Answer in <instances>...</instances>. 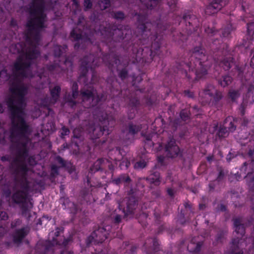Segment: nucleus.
<instances>
[{"label": "nucleus", "mask_w": 254, "mask_h": 254, "mask_svg": "<svg viewBox=\"0 0 254 254\" xmlns=\"http://www.w3.org/2000/svg\"><path fill=\"white\" fill-rule=\"evenodd\" d=\"M219 209L222 211H224L226 209L225 206L224 205L220 204Z\"/></svg>", "instance_id": "obj_63"}, {"label": "nucleus", "mask_w": 254, "mask_h": 254, "mask_svg": "<svg viewBox=\"0 0 254 254\" xmlns=\"http://www.w3.org/2000/svg\"><path fill=\"white\" fill-rule=\"evenodd\" d=\"M236 156V155L235 154H233L232 152H229V153L227 155L226 159L227 161L229 162L233 158Z\"/></svg>", "instance_id": "obj_52"}, {"label": "nucleus", "mask_w": 254, "mask_h": 254, "mask_svg": "<svg viewBox=\"0 0 254 254\" xmlns=\"http://www.w3.org/2000/svg\"><path fill=\"white\" fill-rule=\"evenodd\" d=\"M229 131H228V130L224 127V126L223 125L220 126L217 132V134L220 137H226L229 135Z\"/></svg>", "instance_id": "obj_35"}, {"label": "nucleus", "mask_w": 254, "mask_h": 254, "mask_svg": "<svg viewBox=\"0 0 254 254\" xmlns=\"http://www.w3.org/2000/svg\"><path fill=\"white\" fill-rule=\"evenodd\" d=\"M180 117L181 119L184 121H187L190 119V111L187 109H184L182 110L180 113Z\"/></svg>", "instance_id": "obj_38"}, {"label": "nucleus", "mask_w": 254, "mask_h": 254, "mask_svg": "<svg viewBox=\"0 0 254 254\" xmlns=\"http://www.w3.org/2000/svg\"><path fill=\"white\" fill-rule=\"evenodd\" d=\"M146 180L151 184L155 186H158L161 182L160 173L157 171H153L150 175L146 178Z\"/></svg>", "instance_id": "obj_27"}, {"label": "nucleus", "mask_w": 254, "mask_h": 254, "mask_svg": "<svg viewBox=\"0 0 254 254\" xmlns=\"http://www.w3.org/2000/svg\"><path fill=\"white\" fill-rule=\"evenodd\" d=\"M184 93L185 96H188V97L191 98L193 97L192 93L190 92L188 90L185 91Z\"/></svg>", "instance_id": "obj_59"}, {"label": "nucleus", "mask_w": 254, "mask_h": 254, "mask_svg": "<svg viewBox=\"0 0 254 254\" xmlns=\"http://www.w3.org/2000/svg\"><path fill=\"white\" fill-rule=\"evenodd\" d=\"M252 58L251 61V66L254 68V51L252 52Z\"/></svg>", "instance_id": "obj_58"}, {"label": "nucleus", "mask_w": 254, "mask_h": 254, "mask_svg": "<svg viewBox=\"0 0 254 254\" xmlns=\"http://www.w3.org/2000/svg\"><path fill=\"white\" fill-rule=\"evenodd\" d=\"M56 161L59 164L61 165V166L62 167H66L68 164V163L66 162L61 157L59 156H58L56 157Z\"/></svg>", "instance_id": "obj_45"}, {"label": "nucleus", "mask_w": 254, "mask_h": 254, "mask_svg": "<svg viewBox=\"0 0 254 254\" xmlns=\"http://www.w3.org/2000/svg\"><path fill=\"white\" fill-rule=\"evenodd\" d=\"M21 224V221L19 219L15 220V221L11 222L10 226L11 228L14 229L19 226Z\"/></svg>", "instance_id": "obj_50"}, {"label": "nucleus", "mask_w": 254, "mask_h": 254, "mask_svg": "<svg viewBox=\"0 0 254 254\" xmlns=\"http://www.w3.org/2000/svg\"><path fill=\"white\" fill-rule=\"evenodd\" d=\"M8 218V215L5 212L1 211V221L5 220Z\"/></svg>", "instance_id": "obj_55"}, {"label": "nucleus", "mask_w": 254, "mask_h": 254, "mask_svg": "<svg viewBox=\"0 0 254 254\" xmlns=\"http://www.w3.org/2000/svg\"><path fill=\"white\" fill-rule=\"evenodd\" d=\"M61 91L60 86L57 85L50 89L51 97H46L42 101V103L44 106L48 107L54 104L59 100Z\"/></svg>", "instance_id": "obj_16"}, {"label": "nucleus", "mask_w": 254, "mask_h": 254, "mask_svg": "<svg viewBox=\"0 0 254 254\" xmlns=\"http://www.w3.org/2000/svg\"><path fill=\"white\" fill-rule=\"evenodd\" d=\"M205 54V50L201 46L195 47L191 54L189 62H183L177 65L178 70L187 67L190 70H194L196 79L204 78L207 74L210 63Z\"/></svg>", "instance_id": "obj_4"}, {"label": "nucleus", "mask_w": 254, "mask_h": 254, "mask_svg": "<svg viewBox=\"0 0 254 254\" xmlns=\"http://www.w3.org/2000/svg\"><path fill=\"white\" fill-rule=\"evenodd\" d=\"M67 46L64 45L63 46L56 45L54 47V53L56 57H59L65 51Z\"/></svg>", "instance_id": "obj_29"}, {"label": "nucleus", "mask_w": 254, "mask_h": 254, "mask_svg": "<svg viewBox=\"0 0 254 254\" xmlns=\"http://www.w3.org/2000/svg\"><path fill=\"white\" fill-rule=\"evenodd\" d=\"M113 151L115 152V153L116 155L119 156V157H115L114 158L116 161H119L121 159L122 160V162L120 164L121 169H127L130 165V162L127 159L123 158V156L124 155V152H123L120 147H117L115 150H113Z\"/></svg>", "instance_id": "obj_21"}, {"label": "nucleus", "mask_w": 254, "mask_h": 254, "mask_svg": "<svg viewBox=\"0 0 254 254\" xmlns=\"http://www.w3.org/2000/svg\"><path fill=\"white\" fill-rule=\"evenodd\" d=\"M224 176V173L222 171L219 172L218 176L217 177V180L219 181L221 180Z\"/></svg>", "instance_id": "obj_56"}, {"label": "nucleus", "mask_w": 254, "mask_h": 254, "mask_svg": "<svg viewBox=\"0 0 254 254\" xmlns=\"http://www.w3.org/2000/svg\"><path fill=\"white\" fill-rule=\"evenodd\" d=\"M167 193L171 197H173L174 191L172 189H170V188L168 189Z\"/></svg>", "instance_id": "obj_60"}, {"label": "nucleus", "mask_w": 254, "mask_h": 254, "mask_svg": "<svg viewBox=\"0 0 254 254\" xmlns=\"http://www.w3.org/2000/svg\"><path fill=\"white\" fill-rule=\"evenodd\" d=\"M102 55V53L100 52L96 56L87 55L81 60L78 82L80 83H83L84 85L79 93L77 83L73 82L71 86L72 94H68L64 97L65 102L71 108H73L79 102L76 101L77 98L83 103L85 108H93V116L100 122L94 124L89 128V133H92L95 138H99L104 134H109L111 128L115 125V118L108 114L106 106L103 104L107 96L105 93L98 94L92 85L98 80L97 74L94 68L99 65V57Z\"/></svg>", "instance_id": "obj_1"}, {"label": "nucleus", "mask_w": 254, "mask_h": 254, "mask_svg": "<svg viewBox=\"0 0 254 254\" xmlns=\"http://www.w3.org/2000/svg\"><path fill=\"white\" fill-rule=\"evenodd\" d=\"M107 82L110 85V88L113 89L117 81L115 79L114 77H110L107 79Z\"/></svg>", "instance_id": "obj_48"}, {"label": "nucleus", "mask_w": 254, "mask_h": 254, "mask_svg": "<svg viewBox=\"0 0 254 254\" xmlns=\"http://www.w3.org/2000/svg\"><path fill=\"white\" fill-rule=\"evenodd\" d=\"M136 249V247L135 246H131L130 248L129 251L130 253L131 254H134Z\"/></svg>", "instance_id": "obj_61"}, {"label": "nucleus", "mask_w": 254, "mask_h": 254, "mask_svg": "<svg viewBox=\"0 0 254 254\" xmlns=\"http://www.w3.org/2000/svg\"><path fill=\"white\" fill-rule=\"evenodd\" d=\"M141 134L145 138V143L146 145H148L149 146L153 145V143L151 140L153 133L144 134L142 132Z\"/></svg>", "instance_id": "obj_33"}, {"label": "nucleus", "mask_w": 254, "mask_h": 254, "mask_svg": "<svg viewBox=\"0 0 254 254\" xmlns=\"http://www.w3.org/2000/svg\"><path fill=\"white\" fill-rule=\"evenodd\" d=\"M102 61L113 71L116 68L118 75L122 80L128 77V63H121L119 57L113 54L103 55Z\"/></svg>", "instance_id": "obj_7"}, {"label": "nucleus", "mask_w": 254, "mask_h": 254, "mask_svg": "<svg viewBox=\"0 0 254 254\" xmlns=\"http://www.w3.org/2000/svg\"><path fill=\"white\" fill-rule=\"evenodd\" d=\"M142 126L139 124L130 122L124 130L126 134L125 139L131 142L134 138V135L137 134L141 129Z\"/></svg>", "instance_id": "obj_15"}, {"label": "nucleus", "mask_w": 254, "mask_h": 254, "mask_svg": "<svg viewBox=\"0 0 254 254\" xmlns=\"http://www.w3.org/2000/svg\"><path fill=\"white\" fill-rule=\"evenodd\" d=\"M111 182L117 186L124 184L125 186H129L131 182V179L127 174H123L117 178L112 179Z\"/></svg>", "instance_id": "obj_23"}, {"label": "nucleus", "mask_w": 254, "mask_h": 254, "mask_svg": "<svg viewBox=\"0 0 254 254\" xmlns=\"http://www.w3.org/2000/svg\"><path fill=\"white\" fill-rule=\"evenodd\" d=\"M247 154L251 158V161L245 162L240 168V173H235L234 176L235 179L239 181L241 178L242 174H245L244 179L249 191L254 196V146L249 148Z\"/></svg>", "instance_id": "obj_5"}, {"label": "nucleus", "mask_w": 254, "mask_h": 254, "mask_svg": "<svg viewBox=\"0 0 254 254\" xmlns=\"http://www.w3.org/2000/svg\"><path fill=\"white\" fill-rule=\"evenodd\" d=\"M137 31L140 34L138 40L139 41V50L136 53V61L152 60L155 55H159V50L162 39V35L158 34L160 27L158 23L157 26L147 21L145 15L138 14Z\"/></svg>", "instance_id": "obj_3"}, {"label": "nucleus", "mask_w": 254, "mask_h": 254, "mask_svg": "<svg viewBox=\"0 0 254 254\" xmlns=\"http://www.w3.org/2000/svg\"><path fill=\"white\" fill-rule=\"evenodd\" d=\"M59 174V167L56 165H52L51 170V178H54Z\"/></svg>", "instance_id": "obj_42"}, {"label": "nucleus", "mask_w": 254, "mask_h": 254, "mask_svg": "<svg viewBox=\"0 0 254 254\" xmlns=\"http://www.w3.org/2000/svg\"><path fill=\"white\" fill-rule=\"evenodd\" d=\"M235 68L238 72V76L242 80H245L247 81L249 87L246 96L250 97L252 95L254 90V71L251 75L249 73L245 74L244 73L246 70V66H243L240 65H235Z\"/></svg>", "instance_id": "obj_11"}, {"label": "nucleus", "mask_w": 254, "mask_h": 254, "mask_svg": "<svg viewBox=\"0 0 254 254\" xmlns=\"http://www.w3.org/2000/svg\"><path fill=\"white\" fill-rule=\"evenodd\" d=\"M185 207L186 209L190 210V212H193L191 210V207L190 204L188 202H186L184 204Z\"/></svg>", "instance_id": "obj_57"}, {"label": "nucleus", "mask_w": 254, "mask_h": 254, "mask_svg": "<svg viewBox=\"0 0 254 254\" xmlns=\"http://www.w3.org/2000/svg\"><path fill=\"white\" fill-rule=\"evenodd\" d=\"M232 81V78L229 75H225L219 80V83L222 87H225L229 85Z\"/></svg>", "instance_id": "obj_31"}, {"label": "nucleus", "mask_w": 254, "mask_h": 254, "mask_svg": "<svg viewBox=\"0 0 254 254\" xmlns=\"http://www.w3.org/2000/svg\"><path fill=\"white\" fill-rule=\"evenodd\" d=\"M111 16L117 20H122L125 17V14L120 11L112 12Z\"/></svg>", "instance_id": "obj_36"}, {"label": "nucleus", "mask_w": 254, "mask_h": 254, "mask_svg": "<svg viewBox=\"0 0 254 254\" xmlns=\"http://www.w3.org/2000/svg\"><path fill=\"white\" fill-rule=\"evenodd\" d=\"M183 19L186 22L188 21L189 24L190 25L193 24V21L196 20V17L195 15L191 14L190 12H188L184 14Z\"/></svg>", "instance_id": "obj_32"}, {"label": "nucleus", "mask_w": 254, "mask_h": 254, "mask_svg": "<svg viewBox=\"0 0 254 254\" xmlns=\"http://www.w3.org/2000/svg\"><path fill=\"white\" fill-rule=\"evenodd\" d=\"M225 233H226V232L223 230L220 231L218 233V234L216 237L215 242H214V243H218L221 242L224 238Z\"/></svg>", "instance_id": "obj_41"}, {"label": "nucleus", "mask_w": 254, "mask_h": 254, "mask_svg": "<svg viewBox=\"0 0 254 254\" xmlns=\"http://www.w3.org/2000/svg\"><path fill=\"white\" fill-rule=\"evenodd\" d=\"M240 95L238 90L231 89L229 92V96L233 101H235Z\"/></svg>", "instance_id": "obj_37"}, {"label": "nucleus", "mask_w": 254, "mask_h": 254, "mask_svg": "<svg viewBox=\"0 0 254 254\" xmlns=\"http://www.w3.org/2000/svg\"><path fill=\"white\" fill-rule=\"evenodd\" d=\"M240 120L237 118H233L232 117H229L227 118L223 123L224 127H225L228 131L229 132H233L236 129L237 126L238 122H240Z\"/></svg>", "instance_id": "obj_22"}, {"label": "nucleus", "mask_w": 254, "mask_h": 254, "mask_svg": "<svg viewBox=\"0 0 254 254\" xmlns=\"http://www.w3.org/2000/svg\"><path fill=\"white\" fill-rule=\"evenodd\" d=\"M69 210L71 213H76L78 210H79V208L78 206L75 204L74 202H73V205H68V207L66 208Z\"/></svg>", "instance_id": "obj_43"}, {"label": "nucleus", "mask_w": 254, "mask_h": 254, "mask_svg": "<svg viewBox=\"0 0 254 254\" xmlns=\"http://www.w3.org/2000/svg\"><path fill=\"white\" fill-rule=\"evenodd\" d=\"M158 1L159 0H140V1L148 9L154 8L158 4Z\"/></svg>", "instance_id": "obj_30"}, {"label": "nucleus", "mask_w": 254, "mask_h": 254, "mask_svg": "<svg viewBox=\"0 0 254 254\" xmlns=\"http://www.w3.org/2000/svg\"><path fill=\"white\" fill-rule=\"evenodd\" d=\"M146 166V163L144 161H139L135 163L134 167L136 169H143Z\"/></svg>", "instance_id": "obj_47"}, {"label": "nucleus", "mask_w": 254, "mask_h": 254, "mask_svg": "<svg viewBox=\"0 0 254 254\" xmlns=\"http://www.w3.org/2000/svg\"><path fill=\"white\" fill-rule=\"evenodd\" d=\"M16 25V21H15L14 19H11V25L13 27L15 26Z\"/></svg>", "instance_id": "obj_64"}, {"label": "nucleus", "mask_w": 254, "mask_h": 254, "mask_svg": "<svg viewBox=\"0 0 254 254\" xmlns=\"http://www.w3.org/2000/svg\"><path fill=\"white\" fill-rule=\"evenodd\" d=\"M250 0H242V8L243 10H246V9L248 8L247 7V2Z\"/></svg>", "instance_id": "obj_53"}, {"label": "nucleus", "mask_w": 254, "mask_h": 254, "mask_svg": "<svg viewBox=\"0 0 254 254\" xmlns=\"http://www.w3.org/2000/svg\"><path fill=\"white\" fill-rule=\"evenodd\" d=\"M108 167L110 171H113L114 167L110 163L108 159H99L97 160L90 168L88 176L90 174H92L97 171H103Z\"/></svg>", "instance_id": "obj_14"}, {"label": "nucleus", "mask_w": 254, "mask_h": 254, "mask_svg": "<svg viewBox=\"0 0 254 254\" xmlns=\"http://www.w3.org/2000/svg\"><path fill=\"white\" fill-rule=\"evenodd\" d=\"M92 0H84V7L85 10H87L91 9L92 7Z\"/></svg>", "instance_id": "obj_46"}, {"label": "nucleus", "mask_w": 254, "mask_h": 254, "mask_svg": "<svg viewBox=\"0 0 254 254\" xmlns=\"http://www.w3.org/2000/svg\"><path fill=\"white\" fill-rule=\"evenodd\" d=\"M55 245L51 241L39 242L36 247V252L39 254H45L52 249Z\"/></svg>", "instance_id": "obj_20"}, {"label": "nucleus", "mask_w": 254, "mask_h": 254, "mask_svg": "<svg viewBox=\"0 0 254 254\" xmlns=\"http://www.w3.org/2000/svg\"><path fill=\"white\" fill-rule=\"evenodd\" d=\"M92 21L86 22L82 16H80L76 27L73 29L70 33L71 40L74 41L75 49H84L86 46L93 43L92 37L95 35L102 37L103 41L109 46L114 45V43L123 41V48L129 54L131 53L133 61H136V53L139 50V44L133 43L130 41L132 38V31L128 25L120 26L116 28L113 26L111 28L106 27L101 24L100 21L95 18Z\"/></svg>", "instance_id": "obj_2"}, {"label": "nucleus", "mask_w": 254, "mask_h": 254, "mask_svg": "<svg viewBox=\"0 0 254 254\" xmlns=\"http://www.w3.org/2000/svg\"><path fill=\"white\" fill-rule=\"evenodd\" d=\"M223 54H225V57L223 60H221L220 63V66H222L225 70H229L234 64V62L233 58L231 57L232 55L229 54L227 50L222 52Z\"/></svg>", "instance_id": "obj_19"}, {"label": "nucleus", "mask_w": 254, "mask_h": 254, "mask_svg": "<svg viewBox=\"0 0 254 254\" xmlns=\"http://www.w3.org/2000/svg\"><path fill=\"white\" fill-rule=\"evenodd\" d=\"M146 254H150L152 251L156 252L159 249V242L155 238L147 239L143 245Z\"/></svg>", "instance_id": "obj_18"}, {"label": "nucleus", "mask_w": 254, "mask_h": 254, "mask_svg": "<svg viewBox=\"0 0 254 254\" xmlns=\"http://www.w3.org/2000/svg\"><path fill=\"white\" fill-rule=\"evenodd\" d=\"M124 201L126 204V209L123 208L124 205L123 202H119L118 209L115 210L111 214V218L116 223H120L123 216L124 217L132 216L137 207L138 199L133 192L129 193L128 196L126 198Z\"/></svg>", "instance_id": "obj_6"}, {"label": "nucleus", "mask_w": 254, "mask_h": 254, "mask_svg": "<svg viewBox=\"0 0 254 254\" xmlns=\"http://www.w3.org/2000/svg\"><path fill=\"white\" fill-rule=\"evenodd\" d=\"M110 6V0H100L98 1V6L101 10L107 8Z\"/></svg>", "instance_id": "obj_34"}, {"label": "nucleus", "mask_w": 254, "mask_h": 254, "mask_svg": "<svg viewBox=\"0 0 254 254\" xmlns=\"http://www.w3.org/2000/svg\"><path fill=\"white\" fill-rule=\"evenodd\" d=\"M73 138L72 139V141L73 143L75 144L76 146L78 145V141H75V139H79V142L81 141L82 140V137L81 135V130L80 128H76L73 130Z\"/></svg>", "instance_id": "obj_28"}, {"label": "nucleus", "mask_w": 254, "mask_h": 254, "mask_svg": "<svg viewBox=\"0 0 254 254\" xmlns=\"http://www.w3.org/2000/svg\"><path fill=\"white\" fill-rule=\"evenodd\" d=\"M61 137L64 138L65 136L68 135L70 132L69 129L65 126H63L60 131Z\"/></svg>", "instance_id": "obj_44"}, {"label": "nucleus", "mask_w": 254, "mask_h": 254, "mask_svg": "<svg viewBox=\"0 0 254 254\" xmlns=\"http://www.w3.org/2000/svg\"><path fill=\"white\" fill-rule=\"evenodd\" d=\"M129 100L128 106L131 108L129 112L128 113V117L129 119H132L135 116V112L136 111V107L139 104L138 100L135 97H128Z\"/></svg>", "instance_id": "obj_25"}, {"label": "nucleus", "mask_w": 254, "mask_h": 254, "mask_svg": "<svg viewBox=\"0 0 254 254\" xmlns=\"http://www.w3.org/2000/svg\"><path fill=\"white\" fill-rule=\"evenodd\" d=\"M204 31L207 34H213V35L215 34V32L212 28L209 27L205 28Z\"/></svg>", "instance_id": "obj_54"}, {"label": "nucleus", "mask_w": 254, "mask_h": 254, "mask_svg": "<svg viewBox=\"0 0 254 254\" xmlns=\"http://www.w3.org/2000/svg\"><path fill=\"white\" fill-rule=\"evenodd\" d=\"M202 245L201 242H197L195 238H193L188 245V250L190 252L196 253L199 251Z\"/></svg>", "instance_id": "obj_26"}, {"label": "nucleus", "mask_w": 254, "mask_h": 254, "mask_svg": "<svg viewBox=\"0 0 254 254\" xmlns=\"http://www.w3.org/2000/svg\"><path fill=\"white\" fill-rule=\"evenodd\" d=\"M158 159L159 162L162 163L164 161V157L163 156H158Z\"/></svg>", "instance_id": "obj_62"}, {"label": "nucleus", "mask_w": 254, "mask_h": 254, "mask_svg": "<svg viewBox=\"0 0 254 254\" xmlns=\"http://www.w3.org/2000/svg\"><path fill=\"white\" fill-rule=\"evenodd\" d=\"M154 216L156 221L159 222L160 218V212L159 209H155L154 211Z\"/></svg>", "instance_id": "obj_51"}, {"label": "nucleus", "mask_w": 254, "mask_h": 254, "mask_svg": "<svg viewBox=\"0 0 254 254\" xmlns=\"http://www.w3.org/2000/svg\"><path fill=\"white\" fill-rule=\"evenodd\" d=\"M234 232L237 235L236 238H233L232 241V251L234 253L239 248V244L241 238L245 235V227L244 221L241 217H235L233 219Z\"/></svg>", "instance_id": "obj_9"}, {"label": "nucleus", "mask_w": 254, "mask_h": 254, "mask_svg": "<svg viewBox=\"0 0 254 254\" xmlns=\"http://www.w3.org/2000/svg\"><path fill=\"white\" fill-rule=\"evenodd\" d=\"M220 44V42L219 40L218 39H216L212 42V44L211 45V48L212 49H214V50L217 49L218 50L219 49V47H218V46Z\"/></svg>", "instance_id": "obj_49"}, {"label": "nucleus", "mask_w": 254, "mask_h": 254, "mask_svg": "<svg viewBox=\"0 0 254 254\" xmlns=\"http://www.w3.org/2000/svg\"><path fill=\"white\" fill-rule=\"evenodd\" d=\"M29 228L28 227L17 229L13 235V241L15 243H20L23 239L27 235Z\"/></svg>", "instance_id": "obj_24"}, {"label": "nucleus", "mask_w": 254, "mask_h": 254, "mask_svg": "<svg viewBox=\"0 0 254 254\" xmlns=\"http://www.w3.org/2000/svg\"><path fill=\"white\" fill-rule=\"evenodd\" d=\"M111 229L110 226L99 227L95 229L87 238L86 243L87 246L90 244H98L102 243L107 238L108 232Z\"/></svg>", "instance_id": "obj_10"}, {"label": "nucleus", "mask_w": 254, "mask_h": 254, "mask_svg": "<svg viewBox=\"0 0 254 254\" xmlns=\"http://www.w3.org/2000/svg\"><path fill=\"white\" fill-rule=\"evenodd\" d=\"M166 156L169 158L181 157L182 153L173 137H170L165 146Z\"/></svg>", "instance_id": "obj_13"}, {"label": "nucleus", "mask_w": 254, "mask_h": 254, "mask_svg": "<svg viewBox=\"0 0 254 254\" xmlns=\"http://www.w3.org/2000/svg\"><path fill=\"white\" fill-rule=\"evenodd\" d=\"M233 28L231 25H228L222 32V35L224 37H227L230 34L232 31Z\"/></svg>", "instance_id": "obj_39"}, {"label": "nucleus", "mask_w": 254, "mask_h": 254, "mask_svg": "<svg viewBox=\"0 0 254 254\" xmlns=\"http://www.w3.org/2000/svg\"><path fill=\"white\" fill-rule=\"evenodd\" d=\"M61 203L64 206V209H66L68 205H73V202L70 201L68 197H62L60 199Z\"/></svg>", "instance_id": "obj_40"}, {"label": "nucleus", "mask_w": 254, "mask_h": 254, "mask_svg": "<svg viewBox=\"0 0 254 254\" xmlns=\"http://www.w3.org/2000/svg\"><path fill=\"white\" fill-rule=\"evenodd\" d=\"M228 2V0H213L206 7L205 13L213 14L220 10Z\"/></svg>", "instance_id": "obj_17"}, {"label": "nucleus", "mask_w": 254, "mask_h": 254, "mask_svg": "<svg viewBox=\"0 0 254 254\" xmlns=\"http://www.w3.org/2000/svg\"><path fill=\"white\" fill-rule=\"evenodd\" d=\"M63 231V227H57L55 231L50 232L49 240L52 243L53 245L59 247L60 248H65L71 241L70 237L59 240L58 239L61 232Z\"/></svg>", "instance_id": "obj_12"}, {"label": "nucleus", "mask_w": 254, "mask_h": 254, "mask_svg": "<svg viewBox=\"0 0 254 254\" xmlns=\"http://www.w3.org/2000/svg\"><path fill=\"white\" fill-rule=\"evenodd\" d=\"M202 102L211 105H216L222 98V93L211 84H208L200 95Z\"/></svg>", "instance_id": "obj_8"}]
</instances>
